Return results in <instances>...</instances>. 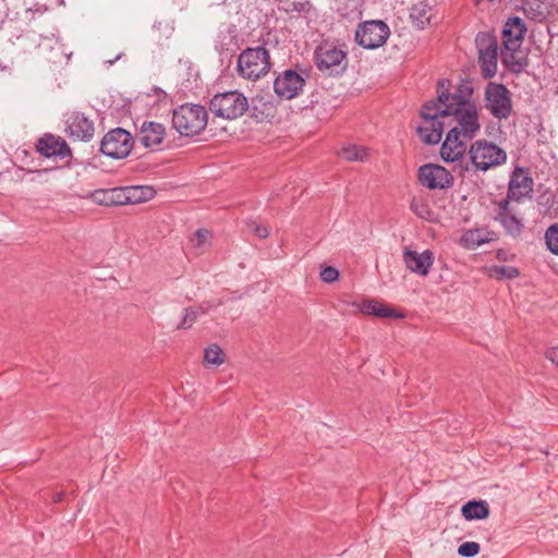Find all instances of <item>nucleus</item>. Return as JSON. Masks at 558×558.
<instances>
[{
    "mask_svg": "<svg viewBox=\"0 0 558 558\" xmlns=\"http://www.w3.org/2000/svg\"><path fill=\"white\" fill-rule=\"evenodd\" d=\"M471 167L474 171L486 172L500 166L507 160V153L495 143L486 140H477L469 149Z\"/></svg>",
    "mask_w": 558,
    "mask_h": 558,
    "instance_id": "nucleus-5",
    "label": "nucleus"
},
{
    "mask_svg": "<svg viewBox=\"0 0 558 558\" xmlns=\"http://www.w3.org/2000/svg\"><path fill=\"white\" fill-rule=\"evenodd\" d=\"M332 9L342 17L355 19L361 12L359 0H333Z\"/></svg>",
    "mask_w": 558,
    "mask_h": 558,
    "instance_id": "nucleus-30",
    "label": "nucleus"
},
{
    "mask_svg": "<svg viewBox=\"0 0 558 558\" xmlns=\"http://www.w3.org/2000/svg\"><path fill=\"white\" fill-rule=\"evenodd\" d=\"M134 145L133 136L124 129L110 130L100 142V151L113 159H122L130 155Z\"/></svg>",
    "mask_w": 558,
    "mask_h": 558,
    "instance_id": "nucleus-10",
    "label": "nucleus"
},
{
    "mask_svg": "<svg viewBox=\"0 0 558 558\" xmlns=\"http://www.w3.org/2000/svg\"><path fill=\"white\" fill-rule=\"evenodd\" d=\"M449 80H439L437 83L438 102H442L444 109L449 111L448 118H452L458 128L459 135L464 140L473 138L480 131L478 110L476 105L468 97L472 89L468 88L466 95L462 90L450 93Z\"/></svg>",
    "mask_w": 558,
    "mask_h": 558,
    "instance_id": "nucleus-1",
    "label": "nucleus"
},
{
    "mask_svg": "<svg viewBox=\"0 0 558 558\" xmlns=\"http://www.w3.org/2000/svg\"><path fill=\"white\" fill-rule=\"evenodd\" d=\"M417 181L428 190H448L453 186L454 178L440 165L425 163L417 170Z\"/></svg>",
    "mask_w": 558,
    "mask_h": 558,
    "instance_id": "nucleus-12",
    "label": "nucleus"
},
{
    "mask_svg": "<svg viewBox=\"0 0 558 558\" xmlns=\"http://www.w3.org/2000/svg\"><path fill=\"white\" fill-rule=\"evenodd\" d=\"M496 205L495 220L502 226L507 234L513 238L519 236L524 228L523 218L511 208L510 201L500 199Z\"/></svg>",
    "mask_w": 558,
    "mask_h": 558,
    "instance_id": "nucleus-15",
    "label": "nucleus"
},
{
    "mask_svg": "<svg viewBox=\"0 0 558 558\" xmlns=\"http://www.w3.org/2000/svg\"><path fill=\"white\" fill-rule=\"evenodd\" d=\"M210 111L219 118L234 120L248 109L247 98L238 90L215 95L209 102Z\"/></svg>",
    "mask_w": 558,
    "mask_h": 558,
    "instance_id": "nucleus-8",
    "label": "nucleus"
},
{
    "mask_svg": "<svg viewBox=\"0 0 558 558\" xmlns=\"http://www.w3.org/2000/svg\"><path fill=\"white\" fill-rule=\"evenodd\" d=\"M485 108L498 119L506 120L512 113L510 90L501 83L489 82L484 92Z\"/></svg>",
    "mask_w": 558,
    "mask_h": 558,
    "instance_id": "nucleus-9",
    "label": "nucleus"
},
{
    "mask_svg": "<svg viewBox=\"0 0 558 558\" xmlns=\"http://www.w3.org/2000/svg\"><path fill=\"white\" fill-rule=\"evenodd\" d=\"M225 354L218 344H211L204 351V360L207 364L219 366L225 361Z\"/></svg>",
    "mask_w": 558,
    "mask_h": 558,
    "instance_id": "nucleus-35",
    "label": "nucleus"
},
{
    "mask_svg": "<svg viewBox=\"0 0 558 558\" xmlns=\"http://www.w3.org/2000/svg\"><path fill=\"white\" fill-rule=\"evenodd\" d=\"M340 155L348 161H363L367 156V149L357 145H348L341 149Z\"/></svg>",
    "mask_w": 558,
    "mask_h": 558,
    "instance_id": "nucleus-32",
    "label": "nucleus"
},
{
    "mask_svg": "<svg viewBox=\"0 0 558 558\" xmlns=\"http://www.w3.org/2000/svg\"><path fill=\"white\" fill-rule=\"evenodd\" d=\"M389 35V26L384 21L372 20L359 25L355 40L365 49H376L386 44Z\"/></svg>",
    "mask_w": 558,
    "mask_h": 558,
    "instance_id": "nucleus-11",
    "label": "nucleus"
},
{
    "mask_svg": "<svg viewBox=\"0 0 558 558\" xmlns=\"http://www.w3.org/2000/svg\"><path fill=\"white\" fill-rule=\"evenodd\" d=\"M320 279L326 283H332L339 279V271L331 266H325L319 274Z\"/></svg>",
    "mask_w": 558,
    "mask_h": 558,
    "instance_id": "nucleus-41",
    "label": "nucleus"
},
{
    "mask_svg": "<svg viewBox=\"0 0 558 558\" xmlns=\"http://www.w3.org/2000/svg\"><path fill=\"white\" fill-rule=\"evenodd\" d=\"M253 232L259 239H266L269 235V230L265 226H255Z\"/></svg>",
    "mask_w": 558,
    "mask_h": 558,
    "instance_id": "nucleus-43",
    "label": "nucleus"
},
{
    "mask_svg": "<svg viewBox=\"0 0 558 558\" xmlns=\"http://www.w3.org/2000/svg\"><path fill=\"white\" fill-rule=\"evenodd\" d=\"M475 44L478 52H498V41L494 34L481 32L476 35Z\"/></svg>",
    "mask_w": 558,
    "mask_h": 558,
    "instance_id": "nucleus-31",
    "label": "nucleus"
},
{
    "mask_svg": "<svg viewBox=\"0 0 558 558\" xmlns=\"http://www.w3.org/2000/svg\"><path fill=\"white\" fill-rule=\"evenodd\" d=\"M124 194V205L128 204H138L146 201H149L154 197L155 191L150 186L144 185H130L122 186Z\"/></svg>",
    "mask_w": 558,
    "mask_h": 558,
    "instance_id": "nucleus-25",
    "label": "nucleus"
},
{
    "mask_svg": "<svg viewBox=\"0 0 558 558\" xmlns=\"http://www.w3.org/2000/svg\"><path fill=\"white\" fill-rule=\"evenodd\" d=\"M199 313H206V308H204L202 305L191 306L184 310V316L181 320V323L178 325V329H189L193 326V324L196 322L197 316Z\"/></svg>",
    "mask_w": 558,
    "mask_h": 558,
    "instance_id": "nucleus-33",
    "label": "nucleus"
},
{
    "mask_svg": "<svg viewBox=\"0 0 558 558\" xmlns=\"http://www.w3.org/2000/svg\"><path fill=\"white\" fill-rule=\"evenodd\" d=\"M65 124V133L72 140L89 142L94 136V122L82 112L72 111L68 113Z\"/></svg>",
    "mask_w": 558,
    "mask_h": 558,
    "instance_id": "nucleus-14",
    "label": "nucleus"
},
{
    "mask_svg": "<svg viewBox=\"0 0 558 558\" xmlns=\"http://www.w3.org/2000/svg\"><path fill=\"white\" fill-rule=\"evenodd\" d=\"M548 360L558 365V348H554L546 353Z\"/></svg>",
    "mask_w": 558,
    "mask_h": 558,
    "instance_id": "nucleus-44",
    "label": "nucleus"
},
{
    "mask_svg": "<svg viewBox=\"0 0 558 558\" xmlns=\"http://www.w3.org/2000/svg\"><path fill=\"white\" fill-rule=\"evenodd\" d=\"M493 234V232L486 229L468 230L461 236V243L468 250H475L476 247L492 241Z\"/></svg>",
    "mask_w": 558,
    "mask_h": 558,
    "instance_id": "nucleus-26",
    "label": "nucleus"
},
{
    "mask_svg": "<svg viewBox=\"0 0 558 558\" xmlns=\"http://www.w3.org/2000/svg\"><path fill=\"white\" fill-rule=\"evenodd\" d=\"M208 113L205 107L184 104L173 111V128L183 136L198 135L207 125Z\"/></svg>",
    "mask_w": 558,
    "mask_h": 558,
    "instance_id": "nucleus-4",
    "label": "nucleus"
},
{
    "mask_svg": "<svg viewBox=\"0 0 558 558\" xmlns=\"http://www.w3.org/2000/svg\"><path fill=\"white\" fill-rule=\"evenodd\" d=\"M466 150V144L459 135L458 128H452L446 135L440 147V157L446 162L461 159Z\"/></svg>",
    "mask_w": 558,
    "mask_h": 558,
    "instance_id": "nucleus-18",
    "label": "nucleus"
},
{
    "mask_svg": "<svg viewBox=\"0 0 558 558\" xmlns=\"http://www.w3.org/2000/svg\"><path fill=\"white\" fill-rule=\"evenodd\" d=\"M533 186L534 181L529 169L515 167L510 175L507 196L504 199L520 202L523 198H531Z\"/></svg>",
    "mask_w": 558,
    "mask_h": 558,
    "instance_id": "nucleus-13",
    "label": "nucleus"
},
{
    "mask_svg": "<svg viewBox=\"0 0 558 558\" xmlns=\"http://www.w3.org/2000/svg\"><path fill=\"white\" fill-rule=\"evenodd\" d=\"M501 64L511 73L519 75L529 66L527 53L521 47L502 48Z\"/></svg>",
    "mask_w": 558,
    "mask_h": 558,
    "instance_id": "nucleus-20",
    "label": "nucleus"
},
{
    "mask_svg": "<svg viewBox=\"0 0 558 558\" xmlns=\"http://www.w3.org/2000/svg\"><path fill=\"white\" fill-rule=\"evenodd\" d=\"M252 101L254 109H258L260 105L263 107V113H266L267 116L275 111V104L271 100L264 101V96H256Z\"/></svg>",
    "mask_w": 558,
    "mask_h": 558,
    "instance_id": "nucleus-42",
    "label": "nucleus"
},
{
    "mask_svg": "<svg viewBox=\"0 0 558 558\" xmlns=\"http://www.w3.org/2000/svg\"><path fill=\"white\" fill-rule=\"evenodd\" d=\"M494 271L499 279H513L520 275L519 269L513 266H497Z\"/></svg>",
    "mask_w": 558,
    "mask_h": 558,
    "instance_id": "nucleus-40",
    "label": "nucleus"
},
{
    "mask_svg": "<svg viewBox=\"0 0 558 558\" xmlns=\"http://www.w3.org/2000/svg\"><path fill=\"white\" fill-rule=\"evenodd\" d=\"M461 513L468 521L483 520L489 515V506L484 500H470L462 506Z\"/></svg>",
    "mask_w": 558,
    "mask_h": 558,
    "instance_id": "nucleus-27",
    "label": "nucleus"
},
{
    "mask_svg": "<svg viewBox=\"0 0 558 558\" xmlns=\"http://www.w3.org/2000/svg\"><path fill=\"white\" fill-rule=\"evenodd\" d=\"M269 51L263 47H248L238 57L236 71L245 80L256 81L265 76L271 69Z\"/></svg>",
    "mask_w": 558,
    "mask_h": 558,
    "instance_id": "nucleus-3",
    "label": "nucleus"
},
{
    "mask_svg": "<svg viewBox=\"0 0 558 558\" xmlns=\"http://www.w3.org/2000/svg\"><path fill=\"white\" fill-rule=\"evenodd\" d=\"M547 250L554 255H558V222L550 225L544 234Z\"/></svg>",
    "mask_w": 558,
    "mask_h": 558,
    "instance_id": "nucleus-34",
    "label": "nucleus"
},
{
    "mask_svg": "<svg viewBox=\"0 0 558 558\" xmlns=\"http://www.w3.org/2000/svg\"><path fill=\"white\" fill-rule=\"evenodd\" d=\"M220 44L222 47L233 44L238 38V29L233 24H225L219 31Z\"/></svg>",
    "mask_w": 558,
    "mask_h": 558,
    "instance_id": "nucleus-37",
    "label": "nucleus"
},
{
    "mask_svg": "<svg viewBox=\"0 0 558 558\" xmlns=\"http://www.w3.org/2000/svg\"><path fill=\"white\" fill-rule=\"evenodd\" d=\"M89 197L95 204L101 206H122L125 199L122 186L95 190Z\"/></svg>",
    "mask_w": 558,
    "mask_h": 558,
    "instance_id": "nucleus-23",
    "label": "nucleus"
},
{
    "mask_svg": "<svg viewBox=\"0 0 558 558\" xmlns=\"http://www.w3.org/2000/svg\"><path fill=\"white\" fill-rule=\"evenodd\" d=\"M36 149L46 158L57 157L64 159L72 157L71 148L65 140L51 133H46L38 138Z\"/></svg>",
    "mask_w": 558,
    "mask_h": 558,
    "instance_id": "nucleus-16",
    "label": "nucleus"
},
{
    "mask_svg": "<svg viewBox=\"0 0 558 558\" xmlns=\"http://www.w3.org/2000/svg\"><path fill=\"white\" fill-rule=\"evenodd\" d=\"M498 52H478V63L482 76L486 80L492 78L497 73Z\"/></svg>",
    "mask_w": 558,
    "mask_h": 558,
    "instance_id": "nucleus-29",
    "label": "nucleus"
},
{
    "mask_svg": "<svg viewBox=\"0 0 558 558\" xmlns=\"http://www.w3.org/2000/svg\"><path fill=\"white\" fill-rule=\"evenodd\" d=\"M448 114L449 111L444 109L442 102H438V97L423 105L421 109L422 124L416 129L423 143L435 145L440 142L445 128V121L440 119L448 118Z\"/></svg>",
    "mask_w": 558,
    "mask_h": 558,
    "instance_id": "nucleus-2",
    "label": "nucleus"
},
{
    "mask_svg": "<svg viewBox=\"0 0 558 558\" xmlns=\"http://www.w3.org/2000/svg\"><path fill=\"white\" fill-rule=\"evenodd\" d=\"M63 496H64V494L62 492L56 493L52 496V501L54 504L61 502L63 500Z\"/></svg>",
    "mask_w": 558,
    "mask_h": 558,
    "instance_id": "nucleus-45",
    "label": "nucleus"
},
{
    "mask_svg": "<svg viewBox=\"0 0 558 558\" xmlns=\"http://www.w3.org/2000/svg\"><path fill=\"white\" fill-rule=\"evenodd\" d=\"M165 137V126L157 122H144L140 130V142L147 148L161 144Z\"/></svg>",
    "mask_w": 558,
    "mask_h": 558,
    "instance_id": "nucleus-22",
    "label": "nucleus"
},
{
    "mask_svg": "<svg viewBox=\"0 0 558 558\" xmlns=\"http://www.w3.org/2000/svg\"><path fill=\"white\" fill-rule=\"evenodd\" d=\"M525 33L526 27L521 17H509L506 21L501 33L502 46L505 48L521 47Z\"/></svg>",
    "mask_w": 558,
    "mask_h": 558,
    "instance_id": "nucleus-21",
    "label": "nucleus"
},
{
    "mask_svg": "<svg viewBox=\"0 0 558 558\" xmlns=\"http://www.w3.org/2000/svg\"><path fill=\"white\" fill-rule=\"evenodd\" d=\"M310 70L300 64L280 72L274 81V92L281 100H291L302 94Z\"/></svg>",
    "mask_w": 558,
    "mask_h": 558,
    "instance_id": "nucleus-6",
    "label": "nucleus"
},
{
    "mask_svg": "<svg viewBox=\"0 0 558 558\" xmlns=\"http://www.w3.org/2000/svg\"><path fill=\"white\" fill-rule=\"evenodd\" d=\"M432 11V7L426 2L421 1L414 4L410 13L413 24L416 27L424 29L430 23V19L433 16Z\"/></svg>",
    "mask_w": 558,
    "mask_h": 558,
    "instance_id": "nucleus-28",
    "label": "nucleus"
},
{
    "mask_svg": "<svg viewBox=\"0 0 558 558\" xmlns=\"http://www.w3.org/2000/svg\"><path fill=\"white\" fill-rule=\"evenodd\" d=\"M351 306L365 315H374L380 318H403L404 315L398 313L395 308L375 300L363 299L361 301H353Z\"/></svg>",
    "mask_w": 558,
    "mask_h": 558,
    "instance_id": "nucleus-19",
    "label": "nucleus"
},
{
    "mask_svg": "<svg viewBox=\"0 0 558 558\" xmlns=\"http://www.w3.org/2000/svg\"><path fill=\"white\" fill-rule=\"evenodd\" d=\"M525 15L535 22H543L550 13L551 4L547 0H522Z\"/></svg>",
    "mask_w": 558,
    "mask_h": 558,
    "instance_id": "nucleus-24",
    "label": "nucleus"
},
{
    "mask_svg": "<svg viewBox=\"0 0 558 558\" xmlns=\"http://www.w3.org/2000/svg\"><path fill=\"white\" fill-rule=\"evenodd\" d=\"M410 208L418 218L432 220L433 210L424 199L413 198Z\"/></svg>",
    "mask_w": 558,
    "mask_h": 558,
    "instance_id": "nucleus-36",
    "label": "nucleus"
},
{
    "mask_svg": "<svg viewBox=\"0 0 558 558\" xmlns=\"http://www.w3.org/2000/svg\"><path fill=\"white\" fill-rule=\"evenodd\" d=\"M434 253L430 250H425L423 253H418L409 247L403 251V260L407 268L416 275L427 276L434 264Z\"/></svg>",
    "mask_w": 558,
    "mask_h": 558,
    "instance_id": "nucleus-17",
    "label": "nucleus"
},
{
    "mask_svg": "<svg viewBox=\"0 0 558 558\" xmlns=\"http://www.w3.org/2000/svg\"><path fill=\"white\" fill-rule=\"evenodd\" d=\"M481 546L476 542H464L458 548V554L462 557H474L480 553Z\"/></svg>",
    "mask_w": 558,
    "mask_h": 558,
    "instance_id": "nucleus-39",
    "label": "nucleus"
},
{
    "mask_svg": "<svg viewBox=\"0 0 558 558\" xmlns=\"http://www.w3.org/2000/svg\"><path fill=\"white\" fill-rule=\"evenodd\" d=\"M316 68L326 76L341 75L348 66L347 53L332 43H323L315 49Z\"/></svg>",
    "mask_w": 558,
    "mask_h": 558,
    "instance_id": "nucleus-7",
    "label": "nucleus"
},
{
    "mask_svg": "<svg viewBox=\"0 0 558 558\" xmlns=\"http://www.w3.org/2000/svg\"><path fill=\"white\" fill-rule=\"evenodd\" d=\"M211 233L207 229H198L194 236L191 239V242L195 247L199 248L202 252L207 250L210 245Z\"/></svg>",
    "mask_w": 558,
    "mask_h": 558,
    "instance_id": "nucleus-38",
    "label": "nucleus"
}]
</instances>
